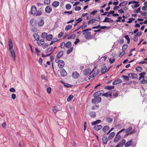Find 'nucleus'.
I'll list each match as a JSON object with an SVG mask.
<instances>
[{
    "label": "nucleus",
    "mask_w": 147,
    "mask_h": 147,
    "mask_svg": "<svg viewBox=\"0 0 147 147\" xmlns=\"http://www.w3.org/2000/svg\"><path fill=\"white\" fill-rule=\"evenodd\" d=\"M83 35H84L85 38L86 39L89 40L92 37L91 35V33L90 32H83Z\"/></svg>",
    "instance_id": "obj_1"
},
{
    "label": "nucleus",
    "mask_w": 147,
    "mask_h": 147,
    "mask_svg": "<svg viewBox=\"0 0 147 147\" xmlns=\"http://www.w3.org/2000/svg\"><path fill=\"white\" fill-rule=\"evenodd\" d=\"M96 69V67H94L93 70L92 71H91V70L89 68L87 69H85L83 71V74L85 76H86L89 74H90L93 71Z\"/></svg>",
    "instance_id": "obj_2"
},
{
    "label": "nucleus",
    "mask_w": 147,
    "mask_h": 147,
    "mask_svg": "<svg viewBox=\"0 0 147 147\" xmlns=\"http://www.w3.org/2000/svg\"><path fill=\"white\" fill-rule=\"evenodd\" d=\"M55 61L56 63H58V66L60 68H62L65 65L64 62L62 60L59 59L57 61L55 60Z\"/></svg>",
    "instance_id": "obj_3"
},
{
    "label": "nucleus",
    "mask_w": 147,
    "mask_h": 147,
    "mask_svg": "<svg viewBox=\"0 0 147 147\" xmlns=\"http://www.w3.org/2000/svg\"><path fill=\"white\" fill-rule=\"evenodd\" d=\"M132 127H129L125 130V133H127L129 132V133L127 134V135L132 134L133 133H135L136 132V130L134 129H133L131 131H130L132 130Z\"/></svg>",
    "instance_id": "obj_4"
},
{
    "label": "nucleus",
    "mask_w": 147,
    "mask_h": 147,
    "mask_svg": "<svg viewBox=\"0 0 147 147\" xmlns=\"http://www.w3.org/2000/svg\"><path fill=\"white\" fill-rule=\"evenodd\" d=\"M93 98L92 100V103H99L101 102L102 99L101 97H96Z\"/></svg>",
    "instance_id": "obj_5"
},
{
    "label": "nucleus",
    "mask_w": 147,
    "mask_h": 147,
    "mask_svg": "<svg viewBox=\"0 0 147 147\" xmlns=\"http://www.w3.org/2000/svg\"><path fill=\"white\" fill-rule=\"evenodd\" d=\"M128 76L131 78L135 79H138V75L134 73L129 74H128Z\"/></svg>",
    "instance_id": "obj_6"
},
{
    "label": "nucleus",
    "mask_w": 147,
    "mask_h": 147,
    "mask_svg": "<svg viewBox=\"0 0 147 147\" xmlns=\"http://www.w3.org/2000/svg\"><path fill=\"white\" fill-rule=\"evenodd\" d=\"M63 51H59V53L57 54L56 55V57L55 60L57 61L63 55Z\"/></svg>",
    "instance_id": "obj_7"
},
{
    "label": "nucleus",
    "mask_w": 147,
    "mask_h": 147,
    "mask_svg": "<svg viewBox=\"0 0 147 147\" xmlns=\"http://www.w3.org/2000/svg\"><path fill=\"white\" fill-rule=\"evenodd\" d=\"M104 92V91L103 90H100L99 91H98L96 92L94 94L93 96L94 97H98L99 96L101 95V94L102 95Z\"/></svg>",
    "instance_id": "obj_8"
},
{
    "label": "nucleus",
    "mask_w": 147,
    "mask_h": 147,
    "mask_svg": "<svg viewBox=\"0 0 147 147\" xmlns=\"http://www.w3.org/2000/svg\"><path fill=\"white\" fill-rule=\"evenodd\" d=\"M107 67L105 64H103L101 65V72L102 73L104 74L107 72Z\"/></svg>",
    "instance_id": "obj_9"
},
{
    "label": "nucleus",
    "mask_w": 147,
    "mask_h": 147,
    "mask_svg": "<svg viewBox=\"0 0 147 147\" xmlns=\"http://www.w3.org/2000/svg\"><path fill=\"white\" fill-rule=\"evenodd\" d=\"M52 11V8L49 6H47L45 8V12L47 13H50Z\"/></svg>",
    "instance_id": "obj_10"
},
{
    "label": "nucleus",
    "mask_w": 147,
    "mask_h": 147,
    "mask_svg": "<svg viewBox=\"0 0 147 147\" xmlns=\"http://www.w3.org/2000/svg\"><path fill=\"white\" fill-rule=\"evenodd\" d=\"M112 93L113 92L112 91H110L107 93L103 94L102 95L104 96L108 97L109 96H111L112 95Z\"/></svg>",
    "instance_id": "obj_11"
},
{
    "label": "nucleus",
    "mask_w": 147,
    "mask_h": 147,
    "mask_svg": "<svg viewBox=\"0 0 147 147\" xmlns=\"http://www.w3.org/2000/svg\"><path fill=\"white\" fill-rule=\"evenodd\" d=\"M37 11L35 5H33L31 7V13L32 14L34 15L36 12Z\"/></svg>",
    "instance_id": "obj_12"
},
{
    "label": "nucleus",
    "mask_w": 147,
    "mask_h": 147,
    "mask_svg": "<svg viewBox=\"0 0 147 147\" xmlns=\"http://www.w3.org/2000/svg\"><path fill=\"white\" fill-rule=\"evenodd\" d=\"M11 56L13 58L14 61L16 60V55L15 52L13 49H9Z\"/></svg>",
    "instance_id": "obj_13"
},
{
    "label": "nucleus",
    "mask_w": 147,
    "mask_h": 147,
    "mask_svg": "<svg viewBox=\"0 0 147 147\" xmlns=\"http://www.w3.org/2000/svg\"><path fill=\"white\" fill-rule=\"evenodd\" d=\"M121 136L120 135L118 134V133L116 135V136L115 137V138L114 139V142L115 143L118 142L120 139L121 138Z\"/></svg>",
    "instance_id": "obj_14"
},
{
    "label": "nucleus",
    "mask_w": 147,
    "mask_h": 147,
    "mask_svg": "<svg viewBox=\"0 0 147 147\" xmlns=\"http://www.w3.org/2000/svg\"><path fill=\"white\" fill-rule=\"evenodd\" d=\"M72 76L74 78L77 79L79 76V74L77 71H75L72 73Z\"/></svg>",
    "instance_id": "obj_15"
},
{
    "label": "nucleus",
    "mask_w": 147,
    "mask_h": 147,
    "mask_svg": "<svg viewBox=\"0 0 147 147\" xmlns=\"http://www.w3.org/2000/svg\"><path fill=\"white\" fill-rule=\"evenodd\" d=\"M113 22L114 21L113 20H111L110 18H109L107 17L105 18L104 20L102 21L103 22H108L109 23L111 22L112 23H113Z\"/></svg>",
    "instance_id": "obj_16"
},
{
    "label": "nucleus",
    "mask_w": 147,
    "mask_h": 147,
    "mask_svg": "<svg viewBox=\"0 0 147 147\" xmlns=\"http://www.w3.org/2000/svg\"><path fill=\"white\" fill-rule=\"evenodd\" d=\"M122 82V80L119 78H118L113 82V85L117 84L119 83H121Z\"/></svg>",
    "instance_id": "obj_17"
},
{
    "label": "nucleus",
    "mask_w": 147,
    "mask_h": 147,
    "mask_svg": "<svg viewBox=\"0 0 147 147\" xmlns=\"http://www.w3.org/2000/svg\"><path fill=\"white\" fill-rule=\"evenodd\" d=\"M61 74V76L64 77L66 76L67 74V72L64 69H62L60 70Z\"/></svg>",
    "instance_id": "obj_18"
},
{
    "label": "nucleus",
    "mask_w": 147,
    "mask_h": 147,
    "mask_svg": "<svg viewBox=\"0 0 147 147\" xmlns=\"http://www.w3.org/2000/svg\"><path fill=\"white\" fill-rule=\"evenodd\" d=\"M102 127V126L101 125H95L94 127V129L97 131H98Z\"/></svg>",
    "instance_id": "obj_19"
},
{
    "label": "nucleus",
    "mask_w": 147,
    "mask_h": 147,
    "mask_svg": "<svg viewBox=\"0 0 147 147\" xmlns=\"http://www.w3.org/2000/svg\"><path fill=\"white\" fill-rule=\"evenodd\" d=\"M102 142L105 144H107V143L108 140L107 137L104 136L102 137Z\"/></svg>",
    "instance_id": "obj_20"
},
{
    "label": "nucleus",
    "mask_w": 147,
    "mask_h": 147,
    "mask_svg": "<svg viewBox=\"0 0 147 147\" xmlns=\"http://www.w3.org/2000/svg\"><path fill=\"white\" fill-rule=\"evenodd\" d=\"M133 144L132 140H131L127 142L125 144V147H127L129 146L132 145Z\"/></svg>",
    "instance_id": "obj_21"
},
{
    "label": "nucleus",
    "mask_w": 147,
    "mask_h": 147,
    "mask_svg": "<svg viewBox=\"0 0 147 147\" xmlns=\"http://www.w3.org/2000/svg\"><path fill=\"white\" fill-rule=\"evenodd\" d=\"M146 73L145 72H142L139 74V75L140 76L139 78V80H141L142 79H144L145 77L144 76H145Z\"/></svg>",
    "instance_id": "obj_22"
},
{
    "label": "nucleus",
    "mask_w": 147,
    "mask_h": 147,
    "mask_svg": "<svg viewBox=\"0 0 147 147\" xmlns=\"http://www.w3.org/2000/svg\"><path fill=\"white\" fill-rule=\"evenodd\" d=\"M8 45L9 49H13V44L11 39H9L8 42Z\"/></svg>",
    "instance_id": "obj_23"
},
{
    "label": "nucleus",
    "mask_w": 147,
    "mask_h": 147,
    "mask_svg": "<svg viewBox=\"0 0 147 147\" xmlns=\"http://www.w3.org/2000/svg\"><path fill=\"white\" fill-rule=\"evenodd\" d=\"M59 4V3L58 1H54L52 3V5L55 8L57 7L58 6Z\"/></svg>",
    "instance_id": "obj_24"
},
{
    "label": "nucleus",
    "mask_w": 147,
    "mask_h": 147,
    "mask_svg": "<svg viewBox=\"0 0 147 147\" xmlns=\"http://www.w3.org/2000/svg\"><path fill=\"white\" fill-rule=\"evenodd\" d=\"M110 128L109 127L108 125H106L102 129L103 132L105 133Z\"/></svg>",
    "instance_id": "obj_25"
},
{
    "label": "nucleus",
    "mask_w": 147,
    "mask_h": 147,
    "mask_svg": "<svg viewBox=\"0 0 147 147\" xmlns=\"http://www.w3.org/2000/svg\"><path fill=\"white\" fill-rule=\"evenodd\" d=\"M45 42L44 40L43 39H41L38 41L37 44L38 46H40L44 44Z\"/></svg>",
    "instance_id": "obj_26"
},
{
    "label": "nucleus",
    "mask_w": 147,
    "mask_h": 147,
    "mask_svg": "<svg viewBox=\"0 0 147 147\" xmlns=\"http://www.w3.org/2000/svg\"><path fill=\"white\" fill-rule=\"evenodd\" d=\"M71 43L70 41H68L65 43V47L67 48H69L71 47Z\"/></svg>",
    "instance_id": "obj_27"
},
{
    "label": "nucleus",
    "mask_w": 147,
    "mask_h": 147,
    "mask_svg": "<svg viewBox=\"0 0 147 147\" xmlns=\"http://www.w3.org/2000/svg\"><path fill=\"white\" fill-rule=\"evenodd\" d=\"M89 115L91 117H94L96 115V113L94 111H91L90 112Z\"/></svg>",
    "instance_id": "obj_28"
},
{
    "label": "nucleus",
    "mask_w": 147,
    "mask_h": 147,
    "mask_svg": "<svg viewBox=\"0 0 147 147\" xmlns=\"http://www.w3.org/2000/svg\"><path fill=\"white\" fill-rule=\"evenodd\" d=\"M53 35L52 34H50L48 35H47L46 39L47 40L50 41L53 38Z\"/></svg>",
    "instance_id": "obj_29"
},
{
    "label": "nucleus",
    "mask_w": 147,
    "mask_h": 147,
    "mask_svg": "<svg viewBox=\"0 0 147 147\" xmlns=\"http://www.w3.org/2000/svg\"><path fill=\"white\" fill-rule=\"evenodd\" d=\"M72 25L71 24H69L66 26L65 28V30L66 31H67L69 29L72 28Z\"/></svg>",
    "instance_id": "obj_30"
},
{
    "label": "nucleus",
    "mask_w": 147,
    "mask_h": 147,
    "mask_svg": "<svg viewBox=\"0 0 147 147\" xmlns=\"http://www.w3.org/2000/svg\"><path fill=\"white\" fill-rule=\"evenodd\" d=\"M33 36L36 40L38 41L39 40L40 36L38 34L35 33L33 34Z\"/></svg>",
    "instance_id": "obj_31"
},
{
    "label": "nucleus",
    "mask_w": 147,
    "mask_h": 147,
    "mask_svg": "<svg viewBox=\"0 0 147 147\" xmlns=\"http://www.w3.org/2000/svg\"><path fill=\"white\" fill-rule=\"evenodd\" d=\"M30 24L31 25L34 26L35 25L36 23V20L34 19H32L30 20Z\"/></svg>",
    "instance_id": "obj_32"
},
{
    "label": "nucleus",
    "mask_w": 147,
    "mask_h": 147,
    "mask_svg": "<svg viewBox=\"0 0 147 147\" xmlns=\"http://www.w3.org/2000/svg\"><path fill=\"white\" fill-rule=\"evenodd\" d=\"M47 33L45 32H43L41 36V37L42 38H46L47 36Z\"/></svg>",
    "instance_id": "obj_33"
},
{
    "label": "nucleus",
    "mask_w": 147,
    "mask_h": 147,
    "mask_svg": "<svg viewBox=\"0 0 147 147\" xmlns=\"http://www.w3.org/2000/svg\"><path fill=\"white\" fill-rule=\"evenodd\" d=\"M115 133L113 132H111L109 135L108 137V138L109 139H111L112 138L115 136Z\"/></svg>",
    "instance_id": "obj_34"
},
{
    "label": "nucleus",
    "mask_w": 147,
    "mask_h": 147,
    "mask_svg": "<svg viewBox=\"0 0 147 147\" xmlns=\"http://www.w3.org/2000/svg\"><path fill=\"white\" fill-rule=\"evenodd\" d=\"M42 15V12L41 11L38 10L36 11V12L35 13V14H34V16H40Z\"/></svg>",
    "instance_id": "obj_35"
},
{
    "label": "nucleus",
    "mask_w": 147,
    "mask_h": 147,
    "mask_svg": "<svg viewBox=\"0 0 147 147\" xmlns=\"http://www.w3.org/2000/svg\"><path fill=\"white\" fill-rule=\"evenodd\" d=\"M44 24V21L43 20H41L38 23V26L39 27L42 26Z\"/></svg>",
    "instance_id": "obj_36"
},
{
    "label": "nucleus",
    "mask_w": 147,
    "mask_h": 147,
    "mask_svg": "<svg viewBox=\"0 0 147 147\" xmlns=\"http://www.w3.org/2000/svg\"><path fill=\"white\" fill-rule=\"evenodd\" d=\"M114 86H105V88L110 90L113 89H114Z\"/></svg>",
    "instance_id": "obj_37"
},
{
    "label": "nucleus",
    "mask_w": 147,
    "mask_h": 147,
    "mask_svg": "<svg viewBox=\"0 0 147 147\" xmlns=\"http://www.w3.org/2000/svg\"><path fill=\"white\" fill-rule=\"evenodd\" d=\"M52 49L53 47H50L46 49L45 50V53H48L51 51L52 50Z\"/></svg>",
    "instance_id": "obj_38"
},
{
    "label": "nucleus",
    "mask_w": 147,
    "mask_h": 147,
    "mask_svg": "<svg viewBox=\"0 0 147 147\" xmlns=\"http://www.w3.org/2000/svg\"><path fill=\"white\" fill-rule=\"evenodd\" d=\"M101 120H97L92 123V125H95L96 124H98L101 122Z\"/></svg>",
    "instance_id": "obj_39"
},
{
    "label": "nucleus",
    "mask_w": 147,
    "mask_h": 147,
    "mask_svg": "<svg viewBox=\"0 0 147 147\" xmlns=\"http://www.w3.org/2000/svg\"><path fill=\"white\" fill-rule=\"evenodd\" d=\"M74 98V96L72 95H70L67 98V100L68 102L70 101Z\"/></svg>",
    "instance_id": "obj_40"
},
{
    "label": "nucleus",
    "mask_w": 147,
    "mask_h": 147,
    "mask_svg": "<svg viewBox=\"0 0 147 147\" xmlns=\"http://www.w3.org/2000/svg\"><path fill=\"white\" fill-rule=\"evenodd\" d=\"M136 69L137 71L141 72L142 70V68L140 66H138L136 67Z\"/></svg>",
    "instance_id": "obj_41"
},
{
    "label": "nucleus",
    "mask_w": 147,
    "mask_h": 147,
    "mask_svg": "<svg viewBox=\"0 0 147 147\" xmlns=\"http://www.w3.org/2000/svg\"><path fill=\"white\" fill-rule=\"evenodd\" d=\"M73 47H71L67 51L66 53L67 54H69L71 53L73 51Z\"/></svg>",
    "instance_id": "obj_42"
},
{
    "label": "nucleus",
    "mask_w": 147,
    "mask_h": 147,
    "mask_svg": "<svg viewBox=\"0 0 147 147\" xmlns=\"http://www.w3.org/2000/svg\"><path fill=\"white\" fill-rule=\"evenodd\" d=\"M71 6L69 4H67L65 5V8L67 10H69L71 8Z\"/></svg>",
    "instance_id": "obj_43"
},
{
    "label": "nucleus",
    "mask_w": 147,
    "mask_h": 147,
    "mask_svg": "<svg viewBox=\"0 0 147 147\" xmlns=\"http://www.w3.org/2000/svg\"><path fill=\"white\" fill-rule=\"evenodd\" d=\"M125 38L127 40V43L129 44L130 42V39L128 35H125Z\"/></svg>",
    "instance_id": "obj_44"
},
{
    "label": "nucleus",
    "mask_w": 147,
    "mask_h": 147,
    "mask_svg": "<svg viewBox=\"0 0 147 147\" xmlns=\"http://www.w3.org/2000/svg\"><path fill=\"white\" fill-rule=\"evenodd\" d=\"M95 76L92 74V75H91L89 77L88 79L89 80H92L94 79Z\"/></svg>",
    "instance_id": "obj_45"
},
{
    "label": "nucleus",
    "mask_w": 147,
    "mask_h": 147,
    "mask_svg": "<svg viewBox=\"0 0 147 147\" xmlns=\"http://www.w3.org/2000/svg\"><path fill=\"white\" fill-rule=\"evenodd\" d=\"M95 22L94 20V19H92L90 20L88 22V25L92 24Z\"/></svg>",
    "instance_id": "obj_46"
},
{
    "label": "nucleus",
    "mask_w": 147,
    "mask_h": 147,
    "mask_svg": "<svg viewBox=\"0 0 147 147\" xmlns=\"http://www.w3.org/2000/svg\"><path fill=\"white\" fill-rule=\"evenodd\" d=\"M128 46L126 44H125L122 47V50L123 51H125L127 48Z\"/></svg>",
    "instance_id": "obj_47"
},
{
    "label": "nucleus",
    "mask_w": 147,
    "mask_h": 147,
    "mask_svg": "<svg viewBox=\"0 0 147 147\" xmlns=\"http://www.w3.org/2000/svg\"><path fill=\"white\" fill-rule=\"evenodd\" d=\"M106 121L108 122L111 123L112 122L113 119L112 118L109 117H107L106 119Z\"/></svg>",
    "instance_id": "obj_48"
},
{
    "label": "nucleus",
    "mask_w": 147,
    "mask_h": 147,
    "mask_svg": "<svg viewBox=\"0 0 147 147\" xmlns=\"http://www.w3.org/2000/svg\"><path fill=\"white\" fill-rule=\"evenodd\" d=\"M99 70L98 69H97L94 71L93 74L94 76H96L99 73Z\"/></svg>",
    "instance_id": "obj_49"
},
{
    "label": "nucleus",
    "mask_w": 147,
    "mask_h": 147,
    "mask_svg": "<svg viewBox=\"0 0 147 147\" xmlns=\"http://www.w3.org/2000/svg\"><path fill=\"white\" fill-rule=\"evenodd\" d=\"M122 77H123L124 79L126 81H128L129 80V76H127L123 75Z\"/></svg>",
    "instance_id": "obj_50"
},
{
    "label": "nucleus",
    "mask_w": 147,
    "mask_h": 147,
    "mask_svg": "<svg viewBox=\"0 0 147 147\" xmlns=\"http://www.w3.org/2000/svg\"><path fill=\"white\" fill-rule=\"evenodd\" d=\"M56 106H55L54 107L53 109V112L56 114L58 111H59V110L57 109H55L56 108Z\"/></svg>",
    "instance_id": "obj_51"
},
{
    "label": "nucleus",
    "mask_w": 147,
    "mask_h": 147,
    "mask_svg": "<svg viewBox=\"0 0 147 147\" xmlns=\"http://www.w3.org/2000/svg\"><path fill=\"white\" fill-rule=\"evenodd\" d=\"M115 60V58H113L112 59L111 58L110 59H109V61L110 63L111 64L113 63L114 62Z\"/></svg>",
    "instance_id": "obj_52"
},
{
    "label": "nucleus",
    "mask_w": 147,
    "mask_h": 147,
    "mask_svg": "<svg viewBox=\"0 0 147 147\" xmlns=\"http://www.w3.org/2000/svg\"><path fill=\"white\" fill-rule=\"evenodd\" d=\"M142 34V32H138L135 35V37L137 36H141Z\"/></svg>",
    "instance_id": "obj_53"
},
{
    "label": "nucleus",
    "mask_w": 147,
    "mask_h": 147,
    "mask_svg": "<svg viewBox=\"0 0 147 147\" xmlns=\"http://www.w3.org/2000/svg\"><path fill=\"white\" fill-rule=\"evenodd\" d=\"M48 46L49 44H48V43H46L45 44L44 43V44H43L42 46L43 48L44 49L47 47Z\"/></svg>",
    "instance_id": "obj_54"
},
{
    "label": "nucleus",
    "mask_w": 147,
    "mask_h": 147,
    "mask_svg": "<svg viewBox=\"0 0 147 147\" xmlns=\"http://www.w3.org/2000/svg\"><path fill=\"white\" fill-rule=\"evenodd\" d=\"M64 34V32H60L58 36V38H60L63 36Z\"/></svg>",
    "instance_id": "obj_55"
},
{
    "label": "nucleus",
    "mask_w": 147,
    "mask_h": 147,
    "mask_svg": "<svg viewBox=\"0 0 147 147\" xmlns=\"http://www.w3.org/2000/svg\"><path fill=\"white\" fill-rule=\"evenodd\" d=\"M75 36V35L74 34L72 35L71 36H69L67 39H74Z\"/></svg>",
    "instance_id": "obj_56"
},
{
    "label": "nucleus",
    "mask_w": 147,
    "mask_h": 147,
    "mask_svg": "<svg viewBox=\"0 0 147 147\" xmlns=\"http://www.w3.org/2000/svg\"><path fill=\"white\" fill-rule=\"evenodd\" d=\"M82 20V18H79L76 20V21L77 22V23H79Z\"/></svg>",
    "instance_id": "obj_57"
},
{
    "label": "nucleus",
    "mask_w": 147,
    "mask_h": 147,
    "mask_svg": "<svg viewBox=\"0 0 147 147\" xmlns=\"http://www.w3.org/2000/svg\"><path fill=\"white\" fill-rule=\"evenodd\" d=\"M44 3L46 4H49L50 3V0H44Z\"/></svg>",
    "instance_id": "obj_58"
},
{
    "label": "nucleus",
    "mask_w": 147,
    "mask_h": 147,
    "mask_svg": "<svg viewBox=\"0 0 147 147\" xmlns=\"http://www.w3.org/2000/svg\"><path fill=\"white\" fill-rule=\"evenodd\" d=\"M141 83L142 84H146L147 83V80L143 79L141 80Z\"/></svg>",
    "instance_id": "obj_59"
},
{
    "label": "nucleus",
    "mask_w": 147,
    "mask_h": 147,
    "mask_svg": "<svg viewBox=\"0 0 147 147\" xmlns=\"http://www.w3.org/2000/svg\"><path fill=\"white\" fill-rule=\"evenodd\" d=\"M81 8L80 6H76L75 7V9L76 11H79L81 9Z\"/></svg>",
    "instance_id": "obj_60"
},
{
    "label": "nucleus",
    "mask_w": 147,
    "mask_h": 147,
    "mask_svg": "<svg viewBox=\"0 0 147 147\" xmlns=\"http://www.w3.org/2000/svg\"><path fill=\"white\" fill-rule=\"evenodd\" d=\"M64 13L65 14L68 13L69 14H71L73 13V11H65L64 12Z\"/></svg>",
    "instance_id": "obj_61"
},
{
    "label": "nucleus",
    "mask_w": 147,
    "mask_h": 147,
    "mask_svg": "<svg viewBox=\"0 0 147 147\" xmlns=\"http://www.w3.org/2000/svg\"><path fill=\"white\" fill-rule=\"evenodd\" d=\"M97 10H94L93 11L91 12L90 13V14L94 15H96V14L97 13Z\"/></svg>",
    "instance_id": "obj_62"
},
{
    "label": "nucleus",
    "mask_w": 147,
    "mask_h": 147,
    "mask_svg": "<svg viewBox=\"0 0 147 147\" xmlns=\"http://www.w3.org/2000/svg\"><path fill=\"white\" fill-rule=\"evenodd\" d=\"M11 98L12 99L14 100L15 99L16 97V95L15 94H12L11 96Z\"/></svg>",
    "instance_id": "obj_63"
},
{
    "label": "nucleus",
    "mask_w": 147,
    "mask_h": 147,
    "mask_svg": "<svg viewBox=\"0 0 147 147\" xmlns=\"http://www.w3.org/2000/svg\"><path fill=\"white\" fill-rule=\"evenodd\" d=\"M140 13H141V15L143 16H147V12H142L141 11H140Z\"/></svg>",
    "instance_id": "obj_64"
}]
</instances>
